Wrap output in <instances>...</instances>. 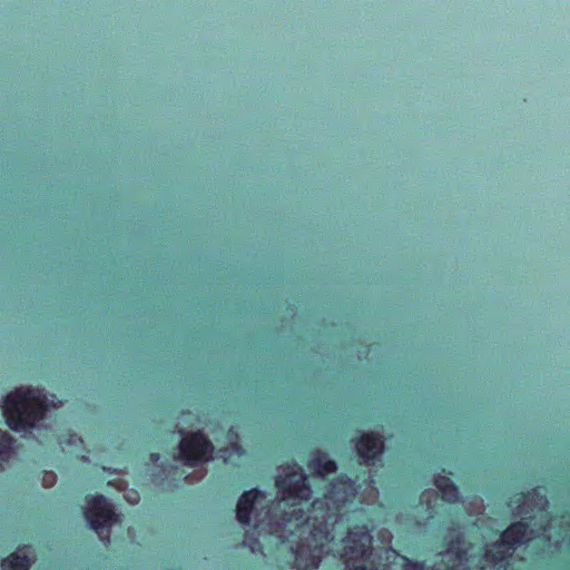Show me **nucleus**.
Instances as JSON below:
<instances>
[{
  "mask_svg": "<svg viewBox=\"0 0 570 570\" xmlns=\"http://www.w3.org/2000/svg\"><path fill=\"white\" fill-rule=\"evenodd\" d=\"M276 488L284 498L294 501L288 509L266 502V495L257 488L243 492L236 507V518L242 525L253 524L255 530H286L296 537L292 546L293 567L297 570L318 569L323 557L328 552L327 544L337 537L342 539V553L347 567L354 561H367L373 553V537L366 523L351 527V511L358 484L345 473L338 474L328 483L326 492L311 503L306 515L303 503L312 499L308 476L301 468H293L275 480Z\"/></svg>",
  "mask_w": 570,
  "mask_h": 570,
  "instance_id": "f257e3e1",
  "label": "nucleus"
},
{
  "mask_svg": "<svg viewBox=\"0 0 570 570\" xmlns=\"http://www.w3.org/2000/svg\"><path fill=\"white\" fill-rule=\"evenodd\" d=\"M48 411L47 397L41 389H17L3 400L2 413L13 432H27L43 420Z\"/></svg>",
  "mask_w": 570,
  "mask_h": 570,
  "instance_id": "f03ea898",
  "label": "nucleus"
},
{
  "mask_svg": "<svg viewBox=\"0 0 570 570\" xmlns=\"http://www.w3.org/2000/svg\"><path fill=\"white\" fill-rule=\"evenodd\" d=\"M535 537L529 522L520 520L509 524L500 539L489 544L482 554L481 570H515L510 562L514 551Z\"/></svg>",
  "mask_w": 570,
  "mask_h": 570,
  "instance_id": "7ed1b4c3",
  "label": "nucleus"
},
{
  "mask_svg": "<svg viewBox=\"0 0 570 570\" xmlns=\"http://www.w3.org/2000/svg\"><path fill=\"white\" fill-rule=\"evenodd\" d=\"M87 507L83 511L90 529L104 541H110V529L118 521L114 504L102 494L86 497Z\"/></svg>",
  "mask_w": 570,
  "mask_h": 570,
  "instance_id": "20e7f679",
  "label": "nucleus"
},
{
  "mask_svg": "<svg viewBox=\"0 0 570 570\" xmlns=\"http://www.w3.org/2000/svg\"><path fill=\"white\" fill-rule=\"evenodd\" d=\"M214 445L203 431L185 434L179 443V458L190 468L212 461Z\"/></svg>",
  "mask_w": 570,
  "mask_h": 570,
  "instance_id": "39448f33",
  "label": "nucleus"
},
{
  "mask_svg": "<svg viewBox=\"0 0 570 570\" xmlns=\"http://www.w3.org/2000/svg\"><path fill=\"white\" fill-rule=\"evenodd\" d=\"M448 560L444 562L443 570H461L468 568L470 561L471 543L466 542L461 532L445 539Z\"/></svg>",
  "mask_w": 570,
  "mask_h": 570,
  "instance_id": "423d86ee",
  "label": "nucleus"
},
{
  "mask_svg": "<svg viewBox=\"0 0 570 570\" xmlns=\"http://www.w3.org/2000/svg\"><path fill=\"white\" fill-rule=\"evenodd\" d=\"M355 449L357 455L365 464H374L385 451V440L377 432H365L357 438Z\"/></svg>",
  "mask_w": 570,
  "mask_h": 570,
  "instance_id": "0eeeda50",
  "label": "nucleus"
},
{
  "mask_svg": "<svg viewBox=\"0 0 570 570\" xmlns=\"http://www.w3.org/2000/svg\"><path fill=\"white\" fill-rule=\"evenodd\" d=\"M307 466L317 476H325L337 471V463L330 459L327 454L317 450L308 460Z\"/></svg>",
  "mask_w": 570,
  "mask_h": 570,
  "instance_id": "6e6552de",
  "label": "nucleus"
},
{
  "mask_svg": "<svg viewBox=\"0 0 570 570\" xmlns=\"http://www.w3.org/2000/svg\"><path fill=\"white\" fill-rule=\"evenodd\" d=\"M31 560L27 554L20 552H12L1 562L2 570H29Z\"/></svg>",
  "mask_w": 570,
  "mask_h": 570,
  "instance_id": "1a4fd4ad",
  "label": "nucleus"
},
{
  "mask_svg": "<svg viewBox=\"0 0 570 570\" xmlns=\"http://www.w3.org/2000/svg\"><path fill=\"white\" fill-rule=\"evenodd\" d=\"M521 501L527 502L531 509H546L548 504V499L544 494H542L539 489H532L525 493H520L519 498L515 500V502L521 503Z\"/></svg>",
  "mask_w": 570,
  "mask_h": 570,
  "instance_id": "9d476101",
  "label": "nucleus"
},
{
  "mask_svg": "<svg viewBox=\"0 0 570 570\" xmlns=\"http://www.w3.org/2000/svg\"><path fill=\"white\" fill-rule=\"evenodd\" d=\"M14 439L8 432L0 431V462H8L12 454Z\"/></svg>",
  "mask_w": 570,
  "mask_h": 570,
  "instance_id": "9b49d317",
  "label": "nucleus"
},
{
  "mask_svg": "<svg viewBox=\"0 0 570 570\" xmlns=\"http://www.w3.org/2000/svg\"><path fill=\"white\" fill-rule=\"evenodd\" d=\"M442 500L453 504L458 503L460 501V492L459 488L455 485V483H452V489L450 488H443V490L440 491Z\"/></svg>",
  "mask_w": 570,
  "mask_h": 570,
  "instance_id": "f8f14e48",
  "label": "nucleus"
},
{
  "mask_svg": "<svg viewBox=\"0 0 570 570\" xmlns=\"http://www.w3.org/2000/svg\"><path fill=\"white\" fill-rule=\"evenodd\" d=\"M404 560L403 570H430L424 561H415L409 558Z\"/></svg>",
  "mask_w": 570,
  "mask_h": 570,
  "instance_id": "ddd939ff",
  "label": "nucleus"
},
{
  "mask_svg": "<svg viewBox=\"0 0 570 570\" xmlns=\"http://www.w3.org/2000/svg\"><path fill=\"white\" fill-rule=\"evenodd\" d=\"M452 483L453 481L448 475L440 473L434 476V484L439 491L443 490V488L452 489Z\"/></svg>",
  "mask_w": 570,
  "mask_h": 570,
  "instance_id": "4468645a",
  "label": "nucleus"
},
{
  "mask_svg": "<svg viewBox=\"0 0 570 570\" xmlns=\"http://www.w3.org/2000/svg\"><path fill=\"white\" fill-rule=\"evenodd\" d=\"M351 570H373V569H370V568H367V567H366V566H364V564H353V566L351 567Z\"/></svg>",
  "mask_w": 570,
  "mask_h": 570,
  "instance_id": "2eb2a0df",
  "label": "nucleus"
},
{
  "mask_svg": "<svg viewBox=\"0 0 570 570\" xmlns=\"http://www.w3.org/2000/svg\"><path fill=\"white\" fill-rule=\"evenodd\" d=\"M49 478L51 479V481H52V482H55V481H56V475H55L53 473H50V474H49Z\"/></svg>",
  "mask_w": 570,
  "mask_h": 570,
  "instance_id": "dca6fc26",
  "label": "nucleus"
}]
</instances>
